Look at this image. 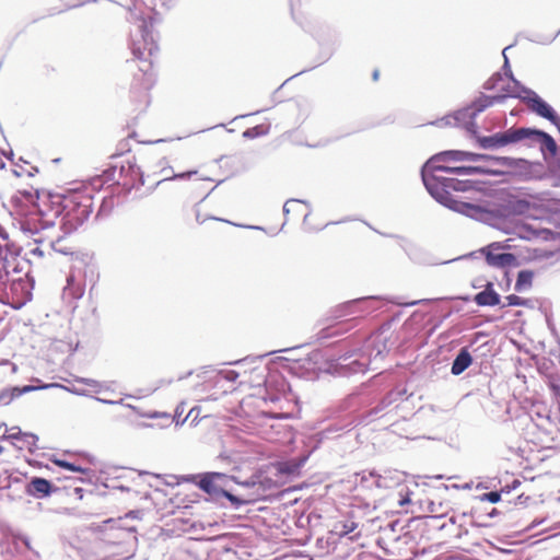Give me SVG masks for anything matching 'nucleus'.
<instances>
[{"instance_id": "nucleus-1", "label": "nucleus", "mask_w": 560, "mask_h": 560, "mask_svg": "<svg viewBox=\"0 0 560 560\" xmlns=\"http://www.w3.org/2000/svg\"><path fill=\"white\" fill-rule=\"evenodd\" d=\"M133 58L129 66L137 83L145 89L150 88L154 78V66L159 58V47L149 35H142L141 39L133 42Z\"/></svg>"}, {"instance_id": "nucleus-2", "label": "nucleus", "mask_w": 560, "mask_h": 560, "mask_svg": "<svg viewBox=\"0 0 560 560\" xmlns=\"http://www.w3.org/2000/svg\"><path fill=\"white\" fill-rule=\"evenodd\" d=\"M93 188L80 185L66 191L63 231L70 233L81 226L93 210Z\"/></svg>"}, {"instance_id": "nucleus-3", "label": "nucleus", "mask_w": 560, "mask_h": 560, "mask_svg": "<svg viewBox=\"0 0 560 560\" xmlns=\"http://www.w3.org/2000/svg\"><path fill=\"white\" fill-rule=\"evenodd\" d=\"M104 183H110L130 190L138 185H144V178L140 167L135 161L125 160L119 164H114L102 174Z\"/></svg>"}, {"instance_id": "nucleus-4", "label": "nucleus", "mask_w": 560, "mask_h": 560, "mask_svg": "<svg viewBox=\"0 0 560 560\" xmlns=\"http://www.w3.org/2000/svg\"><path fill=\"white\" fill-rule=\"evenodd\" d=\"M423 183L429 192L441 203L447 205L452 201L451 190L465 191L468 187L467 182H462L452 177L439 175H428L423 173Z\"/></svg>"}, {"instance_id": "nucleus-5", "label": "nucleus", "mask_w": 560, "mask_h": 560, "mask_svg": "<svg viewBox=\"0 0 560 560\" xmlns=\"http://www.w3.org/2000/svg\"><path fill=\"white\" fill-rule=\"evenodd\" d=\"M65 200L66 192L44 195L40 197L36 210L47 223L54 224L55 220L60 219L63 229Z\"/></svg>"}, {"instance_id": "nucleus-6", "label": "nucleus", "mask_w": 560, "mask_h": 560, "mask_svg": "<svg viewBox=\"0 0 560 560\" xmlns=\"http://www.w3.org/2000/svg\"><path fill=\"white\" fill-rule=\"evenodd\" d=\"M526 133L525 128L509 129L489 137H480L478 138V143L483 149L500 148L526 139Z\"/></svg>"}, {"instance_id": "nucleus-7", "label": "nucleus", "mask_w": 560, "mask_h": 560, "mask_svg": "<svg viewBox=\"0 0 560 560\" xmlns=\"http://www.w3.org/2000/svg\"><path fill=\"white\" fill-rule=\"evenodd\" d=\"M435 160V155L432 156L422 170V174L425 172L428 175H436V172H446L455 175H469L477 171V167L472 166H450L447 163L450 161L436 162L433 164Z\"/></svg>"}, {"instance_id": "nucleus-8", "label": "nucleus", "mask_w": 560, "mask_h": 560, "mask_svg": "<svg viewBox=\"0 0 560 560\" xmlns=\"http://www.w3.org/2000/svg\"><path fill=\"white\" fill-rule=\"evenodd\" d=\"M527 105L530 110L552 122L560 132V117L541 97L534 93L527 98Z\"/></svg>"}, {"instance_id": "nucleus-9", "label": "nucleus", "mask_w": 560, "mask_h": 560, "mask_svg": "<svg viewBox=\"0 0 560 560\" xmlns=\"http://www.w3.org/2000/svg\"><path fill=\"white\" fill-rule=\"evenodd\" d=\"M39 199L40 196L37 191L31 189L16 191V194L12 196L11 200L15 206H23L25 208V212H32L33 209H36Z\"/></svg>"}, {"instance_id": "nucleus-10", "label": "nucleus", "mask_w": 560, "mask_h": 560, "mask_svg": "<svg viewBox=\"0 0 560 560\" xmlns=\"http://www.w3.org/2000/svg\"><path fill=\"white\" fill-rule=\"evenodd\" d=\"M52 492L51 483L40 477H34L26 486V493L31 497L42 499L50 495Z\"/></svg>"}, {"instance_id": "nucleus-11", "label": "nucleus", "mask_w": 560, "mask_h": 560, "mask_svg": "<svg viewBox=\"0 0 560 560\" xmlns=\"http://www.w3.org/2000/svg\"><path fill=\"white\" fill-rule=\"evenodd\" d=\"M483 155L466 151H445L435 155L433 164L443 161H476Z\"/></svg>"}, {"instance_id": "nucleus-12", "label": "nucleus", "mask_w": 560, "mask_h": 560, "mask_svg": "<svg viewBox=\"0 0 560 560\" xmlns=\"http://www.w3.org/2000/svg\"><path fill=\"white\" fill-rule=\"evenodd\" d=\"M527 131L526 139H534L539 141L544 148H546L551 154H555L557 151V143L553 140L551 136L548 133L540 131V130H534L525 128Z\"/></svg>"}, {"instance_id": "nucleus-13", "label": "nucleus", "mask_w": 560, "mask_h": 560, "mask_svg": "<svg viewBox=\"0 0 560 560\" xmlns=\"http://www.w3.org/2000/svg\"><path fill=\"white\" fill-rule=\"evenodd\" d=\"M532 205L526 199L512 197L504 205V210L509 214L523 215L530 211Z\"/></svg>"}, {"instance_id": "nucleus-14", "label": "nucleus", "mask_w": 560, "mask_h": 560, "mask_svg": "<svg viewBox=\"0 0 560 560\" xmlns=\"http://www.w3.org/2000/svg\"><path fill=\"white\" fill-rule=\"evenodd\" d=\"M475 302L480 306H494L500 303V296L492 290V284L489 283L486 290L475 295Z\"/></svg>"}, {"instance_id": "nucleus-15", "label": "nucleus", "mask_w": 560, "mask_h": 560, "mask_svg": "<svg viewBox=\"0 0 560 560\" xmlns=\"http://www.w3.org/2000/svg\"><path fill=\"white\" fill-rule=\"evenodd\" d=\"M472 363V358L467 349H462L452 364V374L459 375Z\"/></svg>"}, {"instance_id": "nucleus-16", "label": "nucleus", "mask_w": 560, "mask_h": 560, "mask_svg": "<svg viewBox=\"0 0 560 560\" xmlns=\"http://www.w3.org/2000/svg\"><path fill=\"white\" fill-rule=\"evenodd\" d=\"M37 442V435L24 432L23 434L20 435L16 442H13V446L20 451H27L30 453H34L38 448Z\"/></svg>"}, {"instance_id": "nucleus-17", "label": "nucleus", "mask_w": 560, "mask_h": 560, "mask_svg": "<svg viewBox=\"0 0 560 560\" xmlns=\"http://www.w3.org/2000/svg\"><path fill=\"white\" fill-rule=\"evenodd\" d=\"M36 389L34 386H24L23 388L12 387L3 389L0 393V405H9L13 399L21 396L23 393Z\"/></svg>"}, {"instance_id": "nucleus-18", "label": "nucleus", "mask_w": 560, "mask_h": 560, "mask_svg": "<svg viewBox=\"0 0 560 560\" xmlns=\"http://www.w3.org/2000/svg\"><path fill=\"white\" fill-rule=\"evenodd\" d=\"M51 462L58 467L65 468L67 470L73 471V472L81 474L83 476H88L91 471L90 468H88V467L78 465L74 462H68L66 459L58 458L57 456H52Z\"/></svg>"}, {"instance_id": "nucleus-19", "label": "nucleus", "mask_w": 560, "mask_h": 560, "mask_svg": "<svg viewBox=\"0 0 560 560\" xmlns=\"http://www.w3.org/2000/svg\"><path fill=\"white\" fill-rule=\"evenodd\" d=\"M303 462L304 459L280 462L277 463L276 468L280 475H298Z\"/></svg>"}, {"instance_id": "nucleus-20", "label": "nucleus", "mask_w": 560, "mask_h": 560, "mask_svg": "<svg viewBox=\"0 0 560 560\" xmlns=\"http://www.w3.org/2000/svg\"><path fill=\"white\" fill-rule=\"evenodd\" d=\"M534 272L530 270H522L517 275L515 290L517 292L525 291L532 287Z\"/></svg>"}, {"instance_id": "nucleus-21", "label": "nucleus", "mask_w": 560, "mask_h": 560, "mask_svg": "<svg viewBox=\"0 0 560 560\" xmlns=\"http://www.w3.org/2000/svg\"><path fill=\"white\" fill-rule=\"evenodd\" d=\"M269 130H270L269 124H260V125H257V126L246 129L243 135L246 138L253 139L256 137L267 135L269 132Z\"/></svg>"}, {"instance_id": "nucleus-22", "label": "nucleus", "mask_w": 560, "mask_h": 560, "mask_svg": "<svg viewBox=\"0 0 560 560\" xmlns=\"http://www.w3.org/2000/svg\"><path fill=\"white\" fill-rule=\"evenodd\" d=\"M515 231H516V234L521 238H525V240H532L539 235L538 231L532 229L530 226H528L526 224H517L515 226Z\"/></svg>"}, {"instance_id": "nucleus-23", "label": "nucleus", "mask_w": 560, "mask_h": 560, "mask_svg": "<svg viewBox=\"0 0 560 560\" xmlns=\"http://www.w3.org/2000/svg\"><path fill=\"white\" fill-rule=\"evenodd\" d=\"M537 429H542V436L539 439L541 444L551 442L553 440V433L556 432L555 425L548 421V428H545L542 424H536Z\"/></svg>"}, {"instance_id": "nucleus-24", "label": "nucleus", "mask_w": 560, "mask_h": 560, "mask_svg": "<svg viewBox=\"0 0 560 560\" xmlns=\"http://www.w3.org/2000/svg\"><path fill=\"white\" fill-rule=\"evenodd\" d=\"M219 476H220L219 474H212V475L205 476L200 480V483H199L200 488L208 493L214 492V490H215L214 489V479L218 478Z\"/></svg>"}, {"instance_id": "nucleus-25", "label": "nucleus", "mask_w": 560, "mask_h": 560, "mask_svg": "<svg viewBox=\"0 0 560 560\" xmlns=\"http://www.w3.org/2000/svg\"><path fill=\"white\" fill-rule=\"evenodd\" d=\"M509 306H526L527 301L518 295L510 294L505 298Z\"/></svg>"}, {"instance_id": "nucleus-26", "label": "nucleus", "mask_w": 560, "mask_h": 560, "mask_svg": "<svg viewBox=\"0 0 560 560\" xmlns=\"http://www.w3.org/2000/svg\"><path fill=\"white\" fill-rule=\"evenodd\" d=\"M221 162L224 163L225 165L232 164L233 166H235L233 174H237L238 172H241L245 168L244 164L238 159L225 158V159H221Z\"/></svg>"}, {"instance_id": "nucleus-27", "label": "nucleus", "mask_w": 560, "mask_h": 560, "mask_svg": "<svg viewBox=\"0 0 560 560\" xmlns=\"http://www.w3.org/2000/svg\"><path fill=\"white\" fill-rule=\"evenodd\" d=\"M7 432H8V434L5 435V438L11 440L12 443L16 442L19 440L20 435L24 433V432H22V430L19 427H12Z\"/></svg>"}, {"instance_id": "nucleus-28", "label": "nucleus", "mask_w": 560, "mask_h": 560, "mask_svg": "<svg viewBox=\"0 0 560 560\" xmlns=\"http://www.w3.org/2000/svg\"><path fill=\"white\" fill-rule=\"evenodd\" d=\"M8 253H9V250H8L7 246L0 244V272L4 268V262L8 258Z\"/></svg>"}, {"instance_id": "nucleus-29", "label": "nucleus", "mask_w": 560, "mask_h": 560, "mask_svg": "<svg viewBox=\"0 0 560 560\" xmlns=\"http://www.w3.org/2000/svg\"><path fill=\"white\" fill-rule=\"evenodd\" d=\"M512 258H513L512 254H500L494 259L499 264L503 265V264L509 262Z\"/></svg>"}, {"instance_id": "nucleus-30", "label": "nucleus", "mask_w": 560, "mask_h": 560, "mask_svg": "<svg viewBox=\"0 0 560 560\" xmlns=\"http://www.w3.org/2000/svg\"><path fill=\"white\" fill-rule=\"evenodd\" d=\"M487 499L491 502V503H497L500 501L501 499V495L499 492L497 491H491V492H488L486 494Z\"/></svg>"}, {"instance_id": "nucleus-31", "label": "nucleus", "mask_w": 560, "mask_h": 560, "mask_svg": "<svg viewBox=\"0 0 560 560\" xmlns=\"http://www.w3.org/2000/svg\"><path fill=\"white\" fill-rule=\"evenodd\" d=\"M430 505H431L430 511H431L432 513H434V514H435V516H443V515H445V514H446V512H445V511L438 510V509H435V508H434V501H431V502H430Z\"/></svg>"}, {"instance_id": "nucleus-32", "label": "nucleus", "mask_w": 560, "mask_h": 560, "mask_svg": "<svg viewBox=\"0 0 560 560\" xmlns=\"http://www.w3.org/2000/svg\"><path fill=\"white\" fill-rule=\"evenodd\" d=\"M354 527H355V526H354V524H353V523H351V525H347V524H345V525H343L342 533L348 534V533L352 532V530L354 529Z\"/></svg>"}, {"instance_id": "nucleus-33", "label": "nucleus", "mask_w": 560, "mask_h": 560, "mask_svg": "<svg viewBox=\"0 0 560 560\" xmlns=\"http://www.w3.org/2000/svg\"><path fill=\"white\" fill-rule=\"evenodd\" d=\"M223 494H224V497H225V498H228L231 502H237V499H236L233 494H231V493H229V492H226V491H224V493H223Z\"/></svg>"}, {"instance_id": "nucleus-34", "label": "nucleus", "mask_w": 560, "mask_h": 560, "mask_svg": "<svg viewBox=\"0 0 560 560\" xmlns=\"http://www.w3.org/2000/svg\"><path fill=\"white\" fill-rule=\"evenodd\" d=\"M4 167H5L4 156L2 154H0V171L3 170Z\"/></svg>"}, {"instance_id": "nucleus-35", "label": "nucleus", "mask_w": 560, "mask_h": 560, "mask_svg": "<svg viewBox=\"0 0 560 560\" xmlns=\"http://www.w3.org/2000/svg\"><path fill=\"white\" fill-rule=\"evenodd\" d=\"M378 77H380V71L376 69V70L373 71V80L377 81Z\"/></svg>"}, {"instance_id": "nucleus-36", "label": "nucleus", "mask_w": 560, "mask_h": 560, "mask_svg": "<svg viewBox=\"0 0 560 560\" xmlns=\"http://www.w3.org/2000/svg\"><path fill=\"white\" fill-rule=\"evenodd\" d=\"M410 502V499L409 498H406V499H402L399 501V504L400 505H405L406 503H409Z\"/></svg>"}, {"instance_id": "nucleus-37", "label": "nucleus", "mask_w": 560, "mask_h": 560, "mask_svg": "<svg viewBox=\"0 0 560 560\" xmlns=\"http://www.w3.org/2000/svg\"><path fill=\"white\" fill-rule=\"evenodd\" d=\"M75 492L82 498L83 490L81 488H75Z\"/></svg>"}, {"instance_id": "nucleus-38", "label": "nucleus", "mask_w": 560, "mask_h": 560, "mask_svg": "<svg viewBox=\"0 0 560 560\" xmlns=\"http://www.w3.org/2000/svg\"><path fill=\"white\" fill-rule=\"evenodd\" d=\"M54 386H58V385L57 384H49V385H44L40 388H48V387H54Z\"/></svg>"}, {"instance_id": "nucleus-39", "label": "nucleus", "mask_w": 560, "mask_h": 560, "mask_svg": "<svg viewBox=\"0 0 560 560\" xmlns=\"http://www.w3.org/2000/svg\"><path fill=\"white\" fill-rule=\"evenodd\" d=\"M284 211H285V212H288V211H289V209H288V203H285V206H284Z\"/></svg>"}, {"instance_id": "nucleus-40", "label": "nucleus", "mask_w": 560, "mask_h": 560, "mask_svg": "<svg viewBox=\"0 0 560 560\" xmlns=\"http://www.w3.org/2000/svg\"><path fill=\"white\" fill-rule=\"evenodd\" d=\"M3 452V447L0 445V454H2Z\"/></svg>"}]
</instances>
